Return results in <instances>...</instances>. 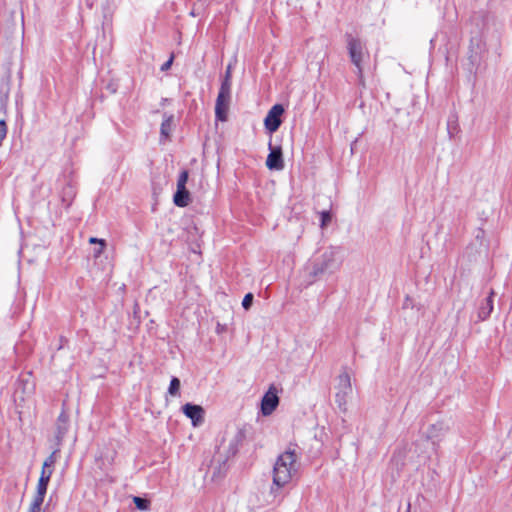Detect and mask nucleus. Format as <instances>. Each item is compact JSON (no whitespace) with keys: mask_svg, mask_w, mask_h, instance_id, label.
I'll use <instances>...</instances> for the list:
<instances>
[{"mask_svg":"<svg viewBox=\"0 0 512 512\" xmlns=\"http://www.w3.org/2000/svg\"><path fill=\"white\" fill-rule=\"evenodd\" d=\"M296 461L297 456L292 450H287L278 456L273 467L272 492L274 491V487L280 489L291 481L293 475L297 471Z\"/></svg>","mask_w":512,"mask_h":512,"instance_id":"nucleus-1","label":"nucleus"},{"mask_svg":"<svg viewBox=\"0 0 512 512\" xmlns=\"http://www.w3.org/2000/svg\"><path fill=\"white\" fill-rule=\"evenodd\" d=\"M342 265L340 257V249L337 247H330L324 251L314 265L311 274L319 276L324 273H334L339 270Z\"/></svg>","mask_w":512,"mask_h":512,"instance_id":"nucleus-2","label":"nucleus"},{"mask_svg":"<svg viewBox=\"0 0 512 512\" xmlns=\"http://www.w3.org/2000/svg\"><path fill=\"white\" fill-rule=\"evenodd\" d=\"M336 389L335 401L340 409L345 410L347 396L352 392L351 379L346 371L338 376Z\"/></svg>","mask_w":512,"mask_h":512,"instance_id":"nucleus-3","label":"nucleus"},{"mask_svg":"<svg viewBox=\"0 0 512 512\" xmlns=\"http://www.w3.org/2000/svg\"><path fill=\"white\" fill-rule=\"evenodd\" d=\"M347 40V48L349 52V56L351 62L356 66L358 70V75L362 77V60H363V49L364 46L361 41L357 38H354L351 34L346 35Z\"/></svg>","mask_w":512,"mask_h":512,"instance_id":"nucleus-4","label":"nucleus"},{"mask_svg":"<svg viewBox=\"0 0 512 512\" xmlns=\"http://www.w3.org/2000/svg\"><path fill=\"white\" fill-rule=\"evenodd\" d=\"M279 404L278 390L274 385H271L268 391L264 394L261 401V412L264 416H269L277 408Z\"/></svg>","mask_w":512,"mask_h":512,"instance_id":"nucleus-5","label":"nucleus"},{"mask_svg":"<svg viewBox=\"0 0 512 512\" xmlns=\"http://www.w3.org/2000/svg\"><path fill=\"white\" fill-rule=\"evenodd\" d=\"M283 113H284V108L281 104H275L269 110V112L267 113L265 120H264L265 128L269 132L273 133L278 130V128L280 127V125L282 123L281 116Z\"/></svg>","mask_w":512,"mask_h":512,"instance_id":"nucleus-6","label":"nucleus"},{"mask_svg":"<svg viewBox=\"0 0 512 512\" xmlns=\"http://www.w3.org/2000/svg\"><path fill=\"white\" fill-rule=\"evenodd\" d=\"M231 102V93L218 92L215 103V116L217 120L226 121Z\"/></svg>","mask_w":512,"mask_h":512,"instance_id":"nucleus-7","label":"nucleus"},{"mask_svg":"<svg viewBox=\"0 0 512 512\" xmlns=\"http://www.w3.org/2000/svg\"><path fill=\"white\" fill-rule=\"evenodd\" d=\"M69 429V416L65 410L59 414L55 423L54 441L56 445L61 446L63 439Z\"/></svg>","mask_w":512,"mask_h":512,"instance_id":"nucleus-8","label":"nucleus"},{"mask_svg":"<svg viewBox=\"0 0 512 512\" xmlns=\"http://www.w3.org/2000/svg\"><path fill=\"white\" fill-rule=\"evenodd\" d=\"M270 153L266 159V165L270 170H282L284 168V161L282 155V149L280 146L272 147L269 144Z\"/></svg>","mask_w":512,"mask_h":512,"instance_id":"nucleus-9","label":"nucleus"},{"mask_svg":"<svg viewBox=\"0 0 512 512\" xmlns=\"http://www.w3.org/2000/svg\"><path fill=\"white\" fill-rule=\"evenodd\" d=\"M182 411L185 416L192 420L194 426L202 423L204 420V409L199 405L186 403L182 406Z\"/></svg>","mask_w":512,"mask_h":512,"instance_id":"nucleus-10","label":"nucleus"},{"mask_svg":"<svg viewBox=\"0 0 512 512\" xmlns=\"http://www.w3.org/2000/svg\"><path fill=\"white\" fill-rule=\"evenodd\" d=\"M449 431V426L444 421H438L429 425L426 431L427 438L433 441H440Z\"/></svg>","mask_w":512,"mask_h":512,"instance_id":"nucleus-11","label":"nucleus"},{"mask_svg":"<svg viewBox=\"0 0 512 512\" xmlns=\"http://www.w3.org/2000/svg\"><path fill=\"white\" fill-rule=\"evenodd\" d=\"M52 474H53V469H45V467H42L41 475L38 480L35 495L45 498V495L47 492V487H48V484H49Z\"/></svg>","mask_w":512,"mask_h":512,"instance_id":"nucleus-12","label":"nucleus"},{"mask_svg":"<svg viewBox=\"0 0 512 512\" xmlns=\"http://www.w3.org/2000/svg\"><path fill=\"white\" fill-rule=\"evenodd\" d=\"M493 297L494 291L491 290L489 295L485 298L484 302L478 309L479 320L484 321L490 316L491 312L493 311Z\"/></svg>","mask_w":512,"mask_h":512,"instance_id":"nucleus-13","label":"nucleus"},{"mask_svg":"<svg viewBox=\"0 0 512 512\" xmlns=\"http://www.w3.org/2000/svg\"><path fill=\"white\" fill-rule=\"evenodd\" d=\"M173 200L175 205L178 207L188 206L190 203V194L186 187H177Z\"/></svg>","mask_w":512,"mask_h":512,"instance_id":"nucleus-14","label":"nucleus"},{"mask_svg":"<svg viewBox=\"0 0 512 512\" xmlns=\"http://www.w3.org/2000/svg\"><path fill=\"white\" fill-rule=\"evenodd\" d=\"M54 446L55 448L53 452L44 460L42 467H45V469H53L55 463L57 462L61 446L56 445V443Z\"/></svg>","mask_w":512,"mask_h":512,"instance_id":"nucleus-15","label":"nucleus"},{"mask_svg":"<svg viewBox=\"0 0 512 512\" xmlns=\"http://www.w3.org/2000/svg\"><path fill=\"white\" fill-rule=\"evenodd\" d=\"M173 116H165L164 120L161 123V135L168 137L171 132V126H172Z\"/></svg>","mask_w":512,"mask_h":512,"instance_id":"nucleus-16","label":"nucleus"},{"mask_svg":"<svg viewBox=\"0 0 512 512\" xmlns=\"http://www.w3.org/2000/svg\"><path fill=\"white\" fill-rule=\"evenodd\" d=\"M43 502L44 497L34 495L28 512H40Z\"/></svg>","mask_w":512,"mask_h":512,"instance_id":"nucleus-17","label":"nucleus"},{"mask_svg":"<svg viewBox=\"0 0 512 512\" xmlns=\"http://www.w3.org/2000/svg\"><path fill=\"white\" fill-rule=\"evenodd\" d=\"M133 502H134L135 506L139 510H142V511H146L150 507V501L148 499H146V498L135 496L133 498Z\"/></svg>","mask_w":512,"mask_h":512,"instance_id":"nucleus-18","label":"nucleus"},{"mask_svg":"<svg viewBox=\"0 0 512 512\" xmlns=\"http://www.w3.org/2000/svg\"><path fill=\"white\" fill-rule=\"evenodd\" d=\"M179 389L180 380L177 377H172L169 384L168 393L172 396H177L179 394Z\"/></svg>","mask_w":512,"mask_h":512,"instance_id":"nucleus-19","label":"nucleus"},{"mask_svg":"<svg viewBox=\"0 0 512 512\" xmlns=\"http://www.w3.org/2000/svg\"><path fill=\"white\" fill-rule=\"evenodd\" d=\"M244 438V432L242 430H238L234 436L233 443L231 444V446H234V453L236 452L237 446L243 442Z\"/></svg>","mask_w":512,"mask_h":512,"instance_id":"nucleus-20","label":"nucleus"},{"mask_svg":"<svg viewBox=\"0 0 512 512\" xmlns=\"http://www.w3.org/2000/svg\"><path fill=\"white\" fill-rule=\"evenodd\" d=\"M231 86H232L231 78L224 77L221 82L219 91L225 92V93H231Z\"/></svg>","mask_w":512,"mask_h":512,"instance_id":"nucleus-21","label":"nucleus"},{"mask_svg":"<svg viewBox=\"0 0 512 512\" xmlns=\"http://www.w3.org/2000/svg\"><path fill=\"white\" fill-rule=\"evenodd\" d=\"M188 181V171L183 170L177 180V187H186V183Z\"/></svg>","mask_w":512,"mask_h":512,"instance_id":"nucleus-22","label":"nucleus"},{"mask_svg":"<svg viewBox=\"0 0 512 512\" xmlns=\"http://www.w3.org/2000/svg\"><path fill=\"white\" fill-rule=\"evenodd\" d=\"M253 298H254V297H253V294H252V293H247V294L244 296V298H243V300H242V306H243V308H244L245 310H248V309L251 307V305H252V303H253Z\"/></svg>","mask_w":512,"mask_h":512,"instance_id":"nucleus-23","label":"nucleus"},{"mask_svg":"<svg viewBox=\"0 0 512 512\" xmlns=\"http://www.w3.org/2000/svg\"><path fill=\"white\" fill-rule=\"evenodd\" d=\"M7 135V125L4 120H0V146Z\"/></svg>","mask_w":512,"mask_h":512,"instance_id":"nucleus-24","label":"nucleus"},{"mask_svg":"<svg viewBox=\"0 0 512 512\" xmlns=\"http://www.w3.org/2000/svg\"><path fill=\"white\" fill-rule=\"evenodd\" d=\"M331 221L330 213L327 211H323L321 213V226L324 227Z\"/></svg>","mask_w":512,"mask_h":512,"instance_id":"nucleus-25","label":"nucleus"},{"mask_svg":"<svg viewBox=\"0 0 512 512\" xmlns=\"http://www.w3.org/2000/svg\"><path fill=\"white\" fill-rule=\"evenodd\" d=\"M173 59H174V56L171 55V57L165 63L162 64L161 71L169 70L171 65H172V63H173Z\"/></svg>","mask_w":512,"mask_h":512,"instance_id":"nucleus-26","label":"nucleus"},{"mask_svg":"<svg viewBox=\"0 0 512 512\" xmlns=\"http://www.w3.org/2000/svg\"><path fill=\"white\" fill-rule=\"evenodd\" d=\"M89 242L91 244H95V243H98L99 245H101L102 247H105L106 246V242L104 239H98V238H95V237H91L89 239Z\"/></svg>","mask_w":512,"mask_h":512,"instance_id":"nucleus-27","label":"nucleus"},{"mask_svg":"<svg viewBox=\"0 0 512 512\" xmlns=\"http://www.w3.org/2000/svg\"><path fill=\"white\" fill-rule=\"evenodd\" d=\"M224 77H226V78H232L231 65H228V66H227V69H226V72H225Z\"/></svg>","mask_w":512,"mask_h":512,"instance_id":"nucleus-28","label":"nucleus"},{"mask_svg":"<svg viewBox=\"0 0 512 512\" xmlns=\"http://www.w3.org/2000/svg\"><path fill=\"white\" fill-rule=\"evenodd\" d=\"M104 247L100 245V248H97V250L94 251V256L98 257L103 252Z\"/></svg>","mask_w":512,"mask_h":512,"instance_id":"nucleus-29","label":"nucleus"}]
</instances>
